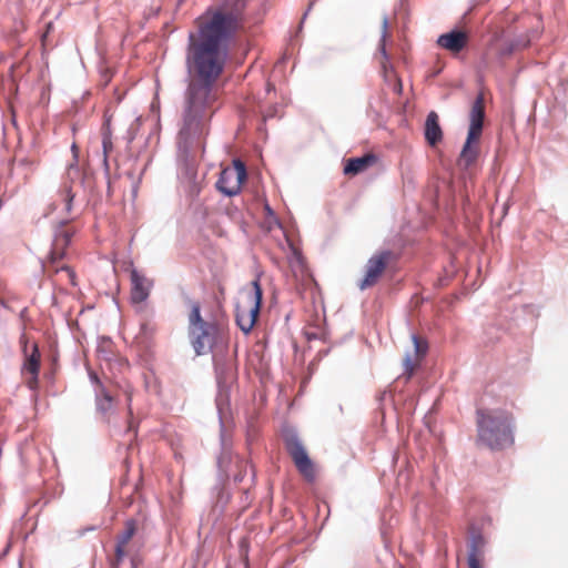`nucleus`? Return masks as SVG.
Wrapping results in <instances>:
<instances>
[{"mask_svg": "<svg viewBox=\"0 0 568 568\" xmlns=\"http://www.w3.org/2000/svg\"><path fill=\"white\" fill-rule=\"evenodd\" d=\"M195 27L189 34L186 49L189 84L180 131L186 141L207 134L209 123L219 108L217 80L223 73L230 44L242 28L240 2L210 7L196 18Z\"/></svg>", "mask_w": 568, "mask_h": 568, "instance_id": "obj_1", "label": "nucleus"}, {"mask_svg": "<svg viewBox=\"0 0 568 568\" xmlns=\"http://www.w3.org/2000/svg\"><path fill=\"white\" fill-rule=\"evenodd\" d=\"M513 414L505 409L476 410L477 444L501 450L514 444Z\"/></svg>", "mask_w": 568, "mask_h": 568, "instance_id": "obj_2", "label": "nucleus"}, {"mask_svg": "<svg viewBox=\"0 0 568 568\" xmlns=\"http://www.w3.org/2000/svg\"><path fill=\"white\" fill-rule=\"evenodd\" d=\"M484 119L485 98L479 93L471 104L467 138L458 158V165L463 169L470 168L478 159Z\"/></svg>", "mask_w": 568, "mask_h": 568, "instance_id": "obj_3", "label": "nucleus"}, {"mask_svg": "<svg viewBox=\"0 0 568 568\" xmlns=\"http://www.w3.org/2000/svg\"><path fill=\"white\" fill-rule=\"evenodd\" d=\"M263 291L258 280L251 283L250 287L243 293L241 300L236 303L235 318L236 324L245 334H248L256 324L261 305Z\"/></svg>", "mask_w": 568, "mask_h": 568, "instance_id": "obj_4", "label": "nucleus"}, {"mask_svg": "<svg viewBox=\"0 0 568 568\" xmlns=\"http://www.w3.org/2000/svg\"><path fill=\"white\" fill-rule=\"evenodd\" d=\"M397 261V255L390 250L375 252L365 264L364 275L357 283L358 288L365 291L377 285L384 274L396 265Z\"/></svg>", "mask_w": 568, "mask_h": 568, "instance_id": "obj_5", "label": "nucleus"}, {"mask_svg": "<svg viewBox=\"0 0 568 568\" xmlns=\"http://www.w3.org/2000/svg\"><path fill=\"white\" fill-rule=\"evenodd\" d=\"M285 448L300 475L308 483L315 480L316 468L304 445L296 436L285 438Z\"/></svg>", "mask_w": 568, "mask_h": 568, "instance_id": "obj_6", "label": "nucleus"}, {"mask_svg": "<svg viewBox=\"0 0 568 568\" xmlns=\"http://www.w3.org/2000/svg\"><path fill=\"white\" fill-rule=\"evenodd\" d=\"M20 345L22 347V352L24 355V361L22 365V375L26 377V385L34 390L39 385V373L41 365V354L37 343H33L31 346V352H28V343L29 338L26 333H22L19 338Z\"/></svg>", "mask_w": 568, "mask_h": 568, "instance_id": "obj_7", "label": "nucleus"}, {"mask_svg": "<svg viewBox=\"0 0 568 568\" xmlns=\"http://www.w3.org/2000/svg\"><path fill=\"white\" fill-rule=\"evenodd\" d=\"M246 180V169L243 162L234 160L232 165L222 170L216 182L219 191L227 196L236 195Z\"/></svg>", "mask_w": 568, "mask_h": 568, "instance_id": "obj_8", "label": "nucleus"}, {"mask_svg": "<svg viewBox=\"0 0 568 568\" xmlns=\"http://www.w3.org/2000/svg\"><path fill=\"white\" fill-rule=\"evenodd\" d=\"M74 233L75 230L67 222H62L57 225L53 234L51 251L47 262L50 263V266H54V264L61 262L67 256V251Z\"/></svg>", "mask_w": 568, "mask_h": 568, "instance_id": "obj_9", "label": "nucleus"}, {"mask_svg": "<svg viewBox=\"0 0 568 568\" xmlns=\"http://www.w3.org/2000/svg\"><path fill=\"white\" fill-rule=\"evenodd\" d=\"M192 345L197 355L210 351L215 344L217 326L214 323H206L202 326L189 328Z\"/></svg>", "mask_w": 568, "mask_h": 568, "instance_id": "obj_10", "label": "nucleus"}, {"mask_svg": "<svg viewBox=\"0 0 568 568\" xmlns=\"http://www.w3.org/2000/svg\"><path fill=\"white\" fill-rule=\"evenodd\" d=\"M131 278V302L141 304L145 302L152 288V281L146 278L138 270L133 268L130 273Z\"/></svg>", "mask_w": 568, "mask_h": 568, "instance_id": "obj_11", "label": "nucleus"}, {"mask_svg": "<svg viewBox=\"0 0 568 568\" xmlns=\"http://www.w3.org/2000/svg\"><path fill=\"white\" fill-rule=\"evenodd\" d=\"M469 41L468 33L463 30H452L443 33L437 39V44L453 54L463 51Z\"/></svg>", "mask_w": 568, "mask_h": 568, "instance_id": "obj_12", "label": "nucleus"}, {"mask_svg": "<svg viewBox=\"0 0 568 568\" xmlns=\"http://www.w3.org/2000/svg\"><path fill=\"white\" fill-rule=\"evenodd\" d=\"M412 339L414 344V353L407 354L404 358L405 373L408 378L413 376L415 369L418 367L422 358L426 355L428 349L427 343L417 335H413Z\"/></svg>", "mask_w": 568, "mask_h": 568, "instance_id": "obj_13", "label": "nucleus"}, {"mask_svg": "<svg viewBox=\"0 0 568 568\" xmlns=\"http://www.w3.org/2000/svg\"><path fill=\"white\" fill-rule=\"evenodd\" d=\"M425 140L430 146H436L443 141V130L439 124V116L435 111H430L424 125Z\"/></svg>", "mask_w": 568, "mask_h": 568, "instance_id": "obj_14", "label": "nucleus"}, {"mask_svg": "<svg viewBox=\"0 0 568 568\" xmlns=\"http://www.w3.org/2000/svg\"><path fill=\"white\" fill-rule=\"evenodd\" d=\"M376 162V156L374 154H365L359 158H351L346 161L344 165V174L346 175H357L364 171H366L369 166H372Z\"/></svg>", "mask_w": 568, "mask_h": 568, "instance_id": "obj_15", "label": "nucleus"}, {"mask_svg": "<svg viewBox=\"0 0 568 568\" xmlns=\"http://www.w3.org/2000/svg\"><path fill=\"white\" fill-rule=\"evenodd\" d=\"M45 271L51 276H58L57 281H59L61 284H69L71 286H75L77 284L75 273L67 264H60V262H58L57 264H54V266H50V263H47Z\"/></svg>", "mask_w": 568, "mask_h": 568, "instance_id": "obj_16", "label": "nucleus"}, {"mask_svg": "<svg viewBox=\"0 0 568 568\" xmlns=\"http://www.w3.org/2000/svg\"><path fill=\"white\" fill-rule=\"evenodd\" d=\"M91 378L97 383L99 389L97 390V408L101 413H108L113 408L114 398L101 384L95 374H91Z\"/></svg>", "mask_w": 568, "mask_h": 568, "instance_id": "obj_17", "label": "nucleus"}, {"mask_svg": "<svg viewBox=\"0 0 568 568\" xmlns=\"http://www.w3.org/2000/svg\"><path fill=\"white\" fill-rule=\"evenodd\" d=\"M387 37H388V21L386 18H384L383 23H382V38H381V42L378 45V51L381 54L379 63H381V67H382L385 75H387V72L389 70H392V65L389 63V55L386 52V45H385Z\"/></svg>", "mask_w": 568, "mask_h": 568, "instance_id": "obj_18", "label": "nucleus"}, {"mask_svg": "<svg viewBox=\"0 0 568 568\" xmlns=\"http://www.w3.org/2000/svg\"><path fill=\"white\" fill-rule=\"evenodd\" d=\"M101 139H102V149H103V161L104 164L108 165V158L113 151V142H112V130H111V120L105 119L102 128H101Z\"/></svg>", "mask_w": 568, "mask_h": 568, "instance_id": "obj_19", "label": "nucleus"}, {"mask_svg": "<svg viewBox=\"0 0 568 568\" xmlns=\"http://www.w3.org/2000/svg\"><path fill=\"white\" fill-rule=\"evenodd\" d=\"M485 540L480 535H474L469 542L468 561L474 557L477 560H481L483 549Z\"/></svg>", "mask_w": 568, "mask_h": 568, "instance_id": "obj_20", "label": "nucleus"}, {"mask_svg": "<svg viewBox=\"0 0 568 568\" xmlns=\"http://www.w3.org/2000/svg\"><path fill=\"white\" fill-rule=\"evenodd\" d=\"M138 530V523L135 519H128L124 523V530L118 536L116 541L122 545H129Z\"/></svg>", "mask_w": 568, "mask_h": 568, "instance_id": "obj_21", "label": "nucleus"}, {"mask_svg": "<svg viewBox=\"0 0 568 568\" xmlns=\"http://www.w3.org/2000/svg\"><path fill=\"white\" fill-rule=\"evenodd\" d=\"M60 201L63 205L62 211L69 215L72 211V202L74 199V194L72 192V189L70 185H64L63 189L60 191Z\"/></svg>", "mask_w": 568, "mask_h": 568, "instance_id": "obj_22", "label": "nucleus"}, {"mask_svg": "<svg viewBox=\"0 0 568 568\" xmlns=\"http://www.w3.org/2000/svg\"><path fill=\"white\" fill-rule=\"evenodd\" d=\"M189 322H190L189 328H194L195 326H202L207 323L201 316V310H200L199 303L192 304L191 313L189 315Z\"/></svg>", "mask_w": 568, "mask_h": 568, "instance_id": "obj_23", "label": "nucleus"}, {"mask_svg": "<svg viewBox=\"0 0 568 568\" xmlns=\"http://www.w3.org/2000/svg\"><path fill=\"white\" fill-rule=\"evenodd\" d=\"M264 212H265V225L268 231H271L274 226H280L278 219L276 217L274 211L270 206L267 202L264 204Z\"/></svg>", "mask_w": 568, "mask_h": 568, "instance_id": "obj_24", "label": "nucleus"}, {"mask_svg": "<svg viewBox=\"0 0 568 568\" xmlns=\"http://www.w3.org/2000/svg\"><path fill=\"white\" fill-rule=\"evenodd\" d=\"M155 334V326L150 322H144L141 324V331L138 335V339L142 342H148Z\"/></svg>", "mask_w": 568, "mask_h": 568, "instance_id": "obj_25", "label": "nucleus"}, {"mask_svg": "<svg viewBox=\"0 0 568 568\" xmlns=\"http://www.w3.org/2000/svg\"><path fill=\"white\" fill-rule=\"evenodd\" d=\"M126 547L128 545H122L121 542L116 541L114 558L111 561L113 568H118L128 555Z\"/></svg>", "mask_w": 568, "mask_h": 568, "instance_id": "obj_26", "label": "nucleus"}, {"mask_svg": "<svg viewBox=\"0 0 568 568\" xmlns=\"http://www.w3.org/2000/svg\"><path fill=\"white\" fill-rule=\"evenodd\" d=\"M469 568H481V560H477L474 557L468 561Z\"/></svg>", "mask_w": 568, "mask_h": 568, "instance_id": "obj_27", "label": "nucleus"}, {"mask_svg": "<svg viewBox=\"0 0 568 568\" xmlns=\"http://www.w3.org/2000/svg\"><path fill=\"white\" fill-rule=\"evenodd\" d=\"M71 150H72V153H73V158H74V160L77 161V159H78V154H79V148H78V145H77L75 143H73V144H72V146H71Z\"/></svg>", "mask_w": 568, "mask_h": 568, "instance_id": "obj_28", "label": "nucleus"}, {"mask_svg": "<svg viewBox=\"0 0 568 568\" xmlns=\"http://www.w3.org/2000/svg\"><path fill=\"white\" fill-rule=\"evenodd\" d=\"M402 88H403V87H402V82H400V80H397V83H396V87H395L396 92H397V93H400V92H402Z\"/></svg>", "mask_w": 568, "mask_h": 568, "instance_id": "obj_29", "label": "nucleus"}, {"mask_svg": "<svg viewBox=\"0 0 568 568\" xmlns=\"http://www.w3.org/2000/svg\"><path fill=\"white\" fill-rule=\"evenodd\" d=\"M73 170L78 171V168H77L74 164H70V165H69V169H68L69 174H70Z\"/></svg>", "mask_w": 568, "mask_h": 568, "instance_id": "obj_30", "label": "nucleus"}, {"mask_svg": "<svg viewBox=\"0 0 568 568\" xmlns=\"http://www.w3.org/2000/svg\"><path fill=\"white\" fill-rule=\"evenodd\" d=\"M128 402H129V404H128L129 413L132 414L131 404H130V402H131V394H128Z\"/></svg>", "mask_w": 568, "mask_h": 568, "instance_id": "obj_31", "label": "nucleus"}]
</instances>
